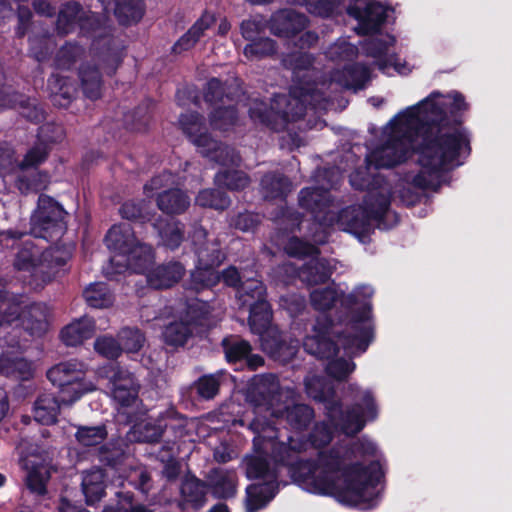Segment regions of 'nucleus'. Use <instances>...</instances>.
<instances>
[{
  "label": "nucleus",
  "instance_id": "obj_1",
  "mask_svg": "<svg viewBox=\"0 0 512 512\" xmlns=\"http://www.w3.org/2000/svg\"><path fill=\"white\" fill-rule=\"evenodd\" d=\"M467 107L457 92H432L416 105L397 113L383 128L379 143L366 157L368 169L391 168L404 162L417 148L419 171L406 182L421 189L436 190L450 169L461 165L469 153V140L460 127L439 126L448 113Z\"/></svg>",
  "mask_w": 512,
  "mask_h": 512
},
{
  "label": "nucleus",
  "instance_id": "obj_2",
  "mask_svg": "<svg viewBox=\"0 0 512 512\" xmlns=\"http://www.w3.org/2000/svg\"><path fill=\"white\" fill-rule=\"evenodd\" d=\"M376 451L372 441L363 440L352 450L332 449L321 452L316 462H297L289 472L293 481L309 493L333 496L344 505L369 509L378 500L382 471L379 462L363 467L359 459Z\"/></svg>",
  "mask_w": 512,
  "mask_h": 512
},
{
  "label": "nucleus",
  "instance_id": "obj_3",
  "mask_svg": "<svg viewBox=\"0 0 512 512\" xmlns=\"http://www.w3.org/2000/svg\"><path fill=\"white\" fill-rule=\"evenodd\" d=\"M347 13L357 21L355 31L358 34H372L364 43V50L368 56L375 59L376 65L384 73L393 68L399 74L411 71L406 63H401L395 55H389L388 50L395 43V38L387 33H378L384 23L387 9L376 0H350Z\"/></svg>",
  "mask_w": 512,
  "mask_h": 512
},
{
  "label": "nucleus",
  "instance_id": "obj_4",
  "mask_svg": "<svg viewBox=\"0 0 512 512\" xmlns=\"http://www.w3.org/2000/svg\"><path fill=\"white\" fill-rule=\"evenodd\" d=\"M306 391L312 398L325 403L326 414L331 425L345 435H354L361 431L366 422L376 419L377 406L370 392H361V403L343 411L341 405L333 400L334 392L320 377H309L305 381Z\"/></svg>",
  "mask_w": 512,
  "mask_h": 512
},
{
  "label": "nucleus",
  "instance_id": "obj_5",
  "mask_svg": "<svg viewBox=\"0 0 512 512\" xmlns=\"http://www.w3.org/2000/svg\"><path fill=\"white\" fill-rule=\"evenodd\" d=\"M274 448L271 440L264 441L260 436L254 439V452L244 459L246 475L250 479H261L262 482L250 485L246 490L245 511L257 512L275 496L278 485L277 472L270 469L265 455L269 448Z\"/></svg>",
  "mask_w": 512,
  "mask_h": 512
},
{
  "label": "nucleus",
  "instance_id": "obj_6",
  "mask_svg": "<svg viewBox=\"0 0 512 512\" xmlns=\"http://www.w3.org/2000/svg\"><path fill=\"white\" fill-rule=\"evenodd\" d=\"M105 241L112 252L110 263L118 273L126 269L145 271L152 261L151 247L136 239L128 223L113 226L108 231Z\"/></svg>",
  "mask_w": 512,
  "mask_h": 512
},
{
  "label": "nucleus",
  "instance_id": "obj_7",
  "mask_svg": "<svg viewBox=\"0 0 512 512\" xmlns=\"http://www.w3.org/2000/svg\"><path fill=\"white\" fill-rule=\"evenodd\" d=\"M237 294L242 305L250 308V327L254 333L260 335L263 350L280 356L283 353L284 345L279 344L274 348L268 340L274 331L270 328L271 311L269 304L264 299L265 289L262 283L251 279L241 284Z\"/></svg>",
  "mask_w": 512,
  "mask_h": 512
},
{
  "label": "nucleus",
  "instance_id": "obj_8",
  "mask_svg": "<svg viewBox=\"0 0 512 512\" xmlns=\"http://www.w3.org/2000/svg\"><path fill=\"white\" fill-rule=\"evenodd\" d=\"M373 289L370 286L363 285L355 289V291L346 299L349 303H362L363 312L356 318L351 329L353 335L338 336V342L342 343L345 351L349 355H355L364 352L372 339V324L370 320V306L366 299L373 295Z\"/></svg>",
  "mask_w": 512,
  "mask_h": 512
},
{
  "label": "nucleus",
  "instance_id": "obj_9",
  "mask_svg": "<svg viewBox=\"0 0 512 512\" xmlns=\"http://www.w3.org/2000/svg\"><path fill=\"white\" fill-rule=\"evenodd\" d=\"M47 376L49 380L60 387L61 403L72 404L83 394L94 391L95 385L91 381H85L83 377V365L76 361L60 363L51 368Z\"/></svg>",
  "mask_w": 512,
  "mask_h": 512
},
{
  "label": "nucleus",
  "instance_id": "obj_10",
  "mask_svg": "<svg viewBox=\"0 0 512 512\" xmlns=\"http://www.w3.org/2000/svg\"><path fill=\"white\" fill-rule=\"evenodd\" d=\"M180 124L185 134L197 146L200 153L223 165L234 164L237 156L228 147H222L217 141L206 134V129L197 113H187L181 116Z\"/></svg>",
  "mask_w": 512,
  "mask_h": 512
},
{
  "label": "nucleus",
  "instance_id": "obj_11",
  "mask_svg": "<svg viewBox=\"0 0 512 512\" xmlns=\"http://www.w3.org/2000/svg\"><path fill=\"white\" fill-rule=\"evenodd\" d=\"M46 155L47 151L43 145L36 146L26 154L20 165L14 166L12 153L7 152L0 156V171L16 169L17 172L21 173L17 176L16 185L22 193L38 191L45 188L48 182L47 175L27 171V168L42 162Z\"/></svg>",
  "mask_w": 512,
  "mask_h": 512
},
{
  "label": "nucleus",
  "instance_id": "obj_12",
  "mask_svg": "<svg viewBox=\"0 0 512 512\" xmlns=\"http://www.w3.org/2000/svg\"><path fill=\"white\" fill-rule=\"evenodd\" d=\"M22 316V325L31 334H40L46 328L45 316L36 305L28 307L23 297L0 292V326Z\"/></svg>",
  "mask_w": 512,
  "mask_h": 512
},
{
  "label": "nucleus",
  "instance_id": "obj_13",
  "mask_svg": "<svg viewBox=\"0 0 512 512\" xmlns=\"http://www.w3.org/2000/svg\"><path fill=\"white\" fill-rule=\"evenodd\" d=\"M390 204L388 189H382L378 195L369 194L368 207L353 206L344 209L337 220V224L343 230L357 233L365 231L370 218H378L387 212Z\"/></svg>",
  "mask_w": 512,
  "mask_h": 512
},
{
  "label": "nucleus",
  "instance_id": "obj_14",
  "mask_svg": "<svg viewBox=\"0 0 512 512\" xmlns=\"http://www.w3.org/2000/svg\"><path fill=\"white\" fill-rule=\"evenodd\" d=\"M65 212L48 196H40L31 218V233L38 238L53 240L63 234Z\"/></svg>",
  "mask_w": 512,
  "mask_h": 512
},
{
  "label": "nucleus",
  "instance_id": "obj_15",
  "mask_svg": "<svg viewBox=\"0 0 512 512\" xmlns=\"http://www.w3.org/2000/svg\"><path fill=\"white\" fill-rule=\"evenodd\" d=\"M110 384V394L122 407H130L137 401L138 384L133 375L118 366L110 365L100 371Z\"/></svg>",
  "mask_w": 512,
  "mask_h": 512
},
{
  "label": "nucleus",
  "instance_id": "obj_16",
  "mask_svg": "<svg viewBox=\"0 0 512 512\" xmlns=\"http://www.w3.org/2000/svg\"><path fill=\"white\" fill-rule=\"evenodd\" d=\"M223 87L218 79H212L207 84L205 100L213 106L210 113V126L214 130L227 131L236 121V113L231 105H225L222 96Z\"/></svg>",
  "mask_w": 512,
  "mask_h": 512
},
{
  "label": "nucleus",
  "instance_id": "obj_17",
  "mask_svg": "<svg viewBox=\"0 0 512 512\" xmlns=\"http://www.w3.org/2000/svg\"><path fill=\"white\" fill-rule=\"evenodd\" d=\"M152 260H154L153 254ZM152 264L153 261H151L145 271L135 272L145 274L148 284L155 289H163L173 286L184 274V268L178 262H169L156 267H152Z\"/></svg>",
  "mask_w": 512,
  "mask_h": 512
},
{
  "label": "nucleus",
  "instance_id": "obj_18",
  "mask_svg": "<svg viewBox=\"0 0 512 512\" xmlns=\"http://www.w3.org/2000/svg\"><path fill=\"white\" fill-rule=\"evenodd\" d=\"M338 332L334 327L321 326L318 323L313 327L312 334L305 338L303 346L308 353L328 359L336 354L337 351L330 336L331 334H338Z\"/></svg>",
  "mask_w": 512,
  "mask_h": 512
},
{
  "label": "nucleus",
  "instance_id": "obj_19",
  "mask_svg": "<svg viewBox=\"0 0 512 512\" xmlns=\"http://www.w3.org/2000/svg\"><path fill=\"white\" fill-rule=\"evenodd\" d=\"M307 19L304 15L293 10H282L273 15L271 30L274 34L289 37L306 27Z\"/></svg>",
  "mask_w": 512,
  "mask_h": 512
},
{
  "label": "nucleus",
  "instance_id": "obj_20",
  "mask_svg": "<svg viewBox=\"0 0 512 512\" xmlns=\"http://www.w3.org/2000/svg\"><path fill=\"white\" fill-rule=\"evenodd\" d=\"M107 11L113 10L123 24L137 22L143 15L141 0H101Z\"/></svg>",
  "mask_w": 512,
  "mask_h": 512
},
{
  "label": "nucleus",
  "instance_id": "obj_21",
  "mask_svg": "<svg viewBox=\"0 0 512 512\" xmlns=\"http://www.w3.org/2000/svg\"><path fill=\"white\" fill-rule=\"evenodd\" d=\"M61 399L51 393L40 395L35 401L33 414L37 422L42 424H53L58 416L61 407Z\"/></svg>",
  "mask_w": 512,
  "mask_h": 512
},
{
  "label": "nucleus",
  "instance_id": "obj_22",
  "mask_svg": "<svg viewBox=\"0 0 512 512\" xmlns=\"http://www.w3.org/2000/svg\"><path fill=\"white\" fill-rule=\"evenodd\" d=\"M215 20L216 19L213 13H203L202 16L188 30V32L183 35L175 44V51L181 52L193 47L196 42L204 35V32L215 23Z\"/></svg>",
  "mask_w": 512,
  "mask_h": 512
},
{
  "label": "nucleus",
  "instance_id": "obj_23",
  "mask_svg": "<svg viewBox=\"0 0 512 512\" xmlns=\"http://www.w3.org/2000/svg\"><path fill=\"white\" fill-rule=\"evenodd\" d=\"M94 333V323L89 318H82L67 325L61 332L63 342L75 346L90 338Z\"/></svg>",
  "mask_w": 512,
  "mask_h": 512
},
{
  "label": "nucleus",
  "instance_id": "obj_24",
  "mask_svg": "<svg viewBox=\"0 0 512 512\" xmlns=\"http://www.w3.org/2000/svg\"><path fill=\"white\" fill-rule=\"evenodd\" d=\"M369 78V70L364 66H353L346 68L343 72H335L331 82L349 89H360Z\"/></svg>",
  "mask_w": 512,
  "mask_h": 512
},
{
  "label": "nucleus",
  "instance_id": "obj_25",
  "mask_svg": "<svg viewBox=\"0 0 512 512\" xmlns=\"http://www.w3.org/2000/svg\"><path fill=\"white\" fill-rule=\"evenodd\" d=\"M331 275V266L324 259L313 258L299 271L300 279L308 285L323 283Z\"/></svg>",
  "mask_w": 512,
  "mask_h": 512
},
{
  "label": "nucleus",
  "instance_id": "obj_26",
  "mask_svg": "<svg viewBox=\"0 0 512 512\" xmlns=\"http://www.w3.org/2000/svg\"><path fill=\"white\" fill-rule=\"evenodd\" d=\"M158 207L169 214L181 213L190 204L189 197L179 189L164 191L158 196Z\"/></svg>",
  "mask_w": 512,
  "mask_h": 512
},
{
  "label": "nucleus",
  "instance_id": "obj_27",
  "mask_svg": "<svg viewBox=\"0 0 512 512\" xmlns=\"http://www.w3.org/2000/svg\"><path fill=\"white\" fill-rule=\"evenodd\" d=\"M82 488L88 504L99 501L104 494V473L100 469L93 470L83 477Z\"/></svg>",
  "mask_w": 512,
  "mask_h": 512
},
{
  "label": "nucleus",
  "instance_id": "obj_28",
  "mask_svg": "<svg viewBox=\"0 0 512 512\" xmlns=\"http://www.w3.org/2000/svg\"><path fill=\"white\" fill-rule=\"evenodd\" d=\"M83 14L78 4L67 3L60 11L57 19V29L61 33H69L79 23L81 27H84Z\"/></svg>",
  "mask_w": 512,
  "mask_h": 512
},
{
  "label": "nucleus",
  "instance_id": "obj_29",
  "mask_svg": "<svg viewBox=\"0 0 512 512\" xmlns=\"http://www.w3.org/2000/svg\"><path fill=\"white\" fill-rule=\"evenodd\" d=\"M206 255L199 251L200 265L192 272V281L196 289L211 287L219 282V275L211 268V263L205 260Z\"/></svg>",
  "mask_w": 512,
  "mask_h": 512
},
{
  "label": "nucleus",
  "instance_id": "obj_30",
  "mask_svg": "<svg viewBox=\"0 0 512 512\" xmlns=\"http://www.w3.org/2000/svg\"><path fill=\"white\" fill-rule=\"evenodd\" d=\"M206 493L205 484L194 477L186 478L181 486V494L184 500L194 508H199L205 503Z\"/></svg>",
  "mask_w": 512,
  "mask_h": 512
},
{
  "label": "nucleus",
  "instance_id": "obj_31",
  "mask_svg": "<svg viewBox=\"0 0 512 512\" xmlns=\"http://www.w3.org/2000/svg\"><path fill=\"white\" fill-rule=\"evenodd\" d=\"M83 295L88 305L94 308H106L113 303V296L105 283L90 284Z\"/></svg>",
  "mask_w": 512,
  "mask_h": 512
},
{
  "label": "nucleus",
  "instance_id": "obj_32",
  "mask_svg": "<svg viewBox=\"0 0 512 512\" xmlns=\"http://www.w3.org/2000/svg\"><path fill=\"white\" fill-rule=\"evenodd\" d=\"M25 467L28 469L27 485L31 491L37 494L45 492V484L49 478L48 470L43 465H38L32 460H27Z\"/></svg>",
  "mask_w": 512,
  "mask_h": 512
},
{
  "label": "nucleus",
  "instance_id": "obj_33",
  "mask_svg": "<svg viewBox=\"0 0 512 512\" xmlns=\"http://www.w3.org/2000/svg\"><path fill=\"white\" fill-rule=\"evenodd\" d=\"M81 84L85 95L94 100L101 95L99 72L93 67L82 68L80 71Z\"/></svg>",
  "mask_w": 512,
  "mask_h": 512
},
{
  "label": "nucleus",
  "instance_id": "obj_34",
  "mask_svg": "<svg viewBox=\"0 0 512 512\" xmlns=\"http://www.w3.org/2000/svg\"><path fill=\"white\" fill-rule=\"evenodd\" d=\"M237 477L235 472L221 471L213 485V494L217 498H229L236 492Z\"/></svg>",
  "mask_w": 512,
  "mask_h": 512
},
{
  "label": "nucleus",
  "instance_id": "obj_35",
  "mask_svg": "<svg viewBox=\"0 0 512 512\" xmlns=\"http://www.w3.org/2000/svg\"><path fill=\"white\" fill-rule=\"evenodd\" d=\"M285 417L288 423L296 430L299 431L306 427L313 417L312 410L306 405H295L288 408L285 412Z\"/></svg>",
  "mask_w": 512,
  "mask_h": 512
},
{
  "label": "nucleus",
  "instance_id": "obj_36",
  "mask_svg": "<svg viewBox=\"0 0 512 512\" xmlns=\"http://www.w3.org/2000/svg\"><path fill=\"white\" fill-rule=\"evenodd\" d=\"M191 328L183 322H175L168 325L164 332V341L172 346L183 345L191 334Z\"/></svg>",
  "mask_w": 512,
  "mask_h": 512
},
{
  "label": "nucleus",
  "instance_id": "obj_37",
  "mask_svg": "<svg viewBox=\"0 0 512 512\" xmlns=\"http://www.w3.org/2000/svg\"><path fill=\"white\" fill-rule=\"evenodd\" d=\"M322 95V90L315 87V84L305 83L295 86L291 90V98L301 104L317 105Z\"/></svg>",
  "mask_w": 512,
  "mask_h": 512
},
{
  "label": "nucleus",
  "instance_id": "obj_38",
  "mask_svg": "<svg viewBox=\"0 0 512 512\" xmlns=\"http://www.w3.org/2000/svg\"><path fill=\"white\" fill-rule=\"evenodd\" d=\"M339 295L334 286L324 289H315L311 292V303L318 310H327L331 308L337 301Z\"/></svg>",
  "mask_w": 512,
  "mask_h": 512
},
{
  "label": "nucleus",
  "instance_id": "obj_39",
  "mask_svg": "<svg viewBox=\"0 0 512 512\" xmlns=\"http://www.w3.org/2000/svg\"><path fill=\"white\" fill-rule=\"evenodd\" d=\"M326 200L327 193L323 189L305 188L300 192V205L312 211H314L316 208L322 209Z\"/></svg>",
  "mask_w": 512,
  "mask_h": 512
},
{
  "label": "nucleus",
  "instance_id": "obj_40",
  "mask_svg": "<svg viewBox=\"0 0 512 512\" xmlns=\"http://www.w3.org/2000/svg\"><path fill=\"white\" fill-rule=\"evenodd\" d=\"M119 341L123 351L134 353L142 348L145 338L139 330L125 328L119 333Z\"/></svg>",
  "mask_w": 512,
  "mask_h": 512
},
{
  "label": "nucleus",
  "instance_id": "obj_41",
  "mask_svg": "<svg viewBox=\"0 0 512 512\" xmlns=\"http://www.w3.org/2000/svg\"><path fill=\"white\" fill-rule=\"evenodd\" d=\"M196 203L203 207L225 209L228 207L230 201L222 192L206 189L198 194Z\"/></svg>",
  "mask_w": 512,
  "mask_h": 512
},
{
  "label": "nucleus",
  "instance_id": "obj_42",
  "mask_svg": "<svg viewBox=\"0 0 512 512\" xmlns=\"http://www.w3.org/2000/svg\"><path fill=\"white\" fill-rule=\"evenodd\" d=\"M0 372L7 375L18 374L21 378L26 379L32 373V366L24 359L10 360L3 357L0 358Z\"/></svg>",
  "mask_w": 512,
  "mask_h": 512
},
{
  "label": "nucleus",
  "instance_id": "obj_43",
  "mask_svg": "<svg viewBox=\"0 0 512 512\" xmlns=\"http://www.w3.org/2000/svg\"><path fill=\"white\" fill-rule=\"evenodd\" d=\"M262 186L266 190L267 197H277L290 190V182L281 176L269 175L262 180Z\"/></svg>",
  "mask_w": 512,
  "mask_h": 512
},
{
  "label": "nucleus",
  "instance_id": "obj_44",
  "mask_svg": "<svg viewBox=\"0 0 512 512\" xmlns=\"http://www.w3.org/2000/svg\"><path fill=\"white\" fill-rule=\"evenodd\" d=\"M106 435L107 433L102 426L80 427L76 433L77 440L85 446L101 443Z\"/></svg>",
  "mask_w": 512,
  "mask_h": 512
},
{
  "label": "nucleus",
  "instance_id": "obj_45",
  "mask_svg": "<svg viewBox=\"0 0 512 512\" xmlns=\"http://www.w3.org/2000/svg\"><path fill=\"white\" fill-rule=\"evenodd\" d=\"M248 182L247 176L240 171L219 172L216 175V183L229 189H242L247 186Z\"/></svg>",
  "mask_w": 512,
  "mask_h": 512
},
{
  "label": "nucleus",
  "instance_id": "obj_46",
  "mask_svg": "<svg viewBox=\"0 0 512 512\" xmlns=\"http://www.w3.org/2000/svg\"><path fill=\"white\" fill-rule=\"evenodd\" d=\"M159 229L160 237L166 247L175 249L180 245L182 241V231L178 223L171 221L168 222L165 227Z\"/></svg>",
  "mask_w": 512,
  "mask_h": 512
},
{
  "label": "nucleus",
  "instance_id": "obj_47",
  "mask_svg": "<svg viewBox=\"0 0 512 512\" xmlns=\"http://www.w3.org/2000/svg\"><path fill=\"white\" fill-rule=\"evenodd\" d=\"M274 52V43L268 38H261L248 44L244 49V54L250 59L263 57Z\"/></svg>",
  "mask_w": 512,
  "mask_h": 512
},
{
  "label": "nucleus",
  "instance_id": "obj_48",
  "mask_svg": "<svg viewBox=\"0 0 512 512\" xmlns=\"http://www.w3.org/2000/svg\"><path fill=\"white\" fill-rule=\"evenodd\" d=\"M355 369V364L352 361L343 358L335 359L327 365V372L335 379H344Z\"/></svg>",
  "mask_w": 512,
  "mask_h": 512
},
{
  "label": "nucleus",
  "instance_id": "obj_49",
  "mask_svg": "<svg viewBox=\"0 0 512 512\" xmlns=\"http://www.w3.org/2000/svg\"><path fill=\"white\" fill-rule=\"evenodd\" d=\"M225 354L228 361L233 362L246 357L250 351V345L246 341H224Z\"/></svg>",
  "mask_w": 512,
  "mask_h": 512
},
{
  "label": "nucleus",
  "instance_id": "obj_50",
  "mask_svg": "<svg viewBox=\"0 0 512 512\" xmlns=\"http://www.w3.org/2000/svg\"><path fill=\"white\" fill-rule=\"evenodd\" d=\"M95 349L106 358H116L122 351L120 345L113 338L106 336L96 340Z\"/></svg>",
  "mask_w": 512,
  "mask_h": 512
},
{
  "label": "nucleus",
  "instance_id": "obj_51",
  "mask_svg": "<svg viewBox=\"0 0 512 512\" xmlns=\"http://www.w3.org/2000/svg\"><path fill=\"white\" fill-rule=\"evenodd\" d=\"M356 51L355 46L345 41H340L329 48L327 55L332 60H348L355 56Z\"/></svg>",
  "mask_w": 512,
  "mask_h": 512
},
{
  "label": "nucleus",
  "instance_id": "obj_52",
  "mask_svg": "<svg viewBox=\"0 0 512 512\" xmlns=\"http://www.w3.org/2000/svg\"><path fill=\"white\" fill-rule=\"evenodd\" d=\"M285 250L290 256L294 257L314 255L317 252V249L314 246L307 244L298 238L289 239L285 246Z\"/></svg>",
  "mask_w": 512,
  "mask_h": 512
},
{
  "label": "nucleus",
  "instance_id": "obj_53",
  "mask_svg": "<svg viewBox=\"0 0 512 512\" xmlns=\"http://www.w3.org/2000/svg\"><path fill=\"white\" fill-rule=\"evenodd\" d=\"M39 256V251L32 245L26 244L23 250H21L15 261V266L18 269H29L36 265V260Z\"/></svg>",
  "mask_w": 512,
  "mask_h": 512
},
{
  "label": "nucleus",
  "instance_id": "obj_54",
  "mask_svg": "<svg viewBox=\"0 0 512 512\" xmlns=\"http://www.w3.org/2000/svg\"><path fill=\"white\" fill-rule=\"evenodd\" d=\"M49 86L54 93V101L59 105H66V103H62L58 100V97H63L64 99H70L72 97L71 87L67 85L63 79L58 76H53L49 79Z\"/></svg>",
  "mask_w": 512,
  "mask_h": 512
},
{
  "label": "nucleus",
  "instance_id": "obj_55",
  "mask_svg": "<svg viewBox=\"0 0 512 512\" xmlns=\"http://www.w3.org/2000/svg\"><path fill=\"white\" fill-rule=\"evenodd\" d=\"M219 388V381L218 379L211 375V376H204L202 377L198 382V392L199 394L204 398H212L214 397Z\"/></svg>",
  "mask_w": 512,
  "mask_h": 512
},
{
  "label": "nucleus",
  "instance_id": "obj_56",
  "mask_svg": "<svg viewBox=\"0 0 512 512\" xmlns=\"http://www.w3.org/2000/svg\"><path fill=\"white\" fill-rule=\"evenodd\" d=\"M331 440V431L325 424L316 425L311 433L310 443L314 447H321L328 444Z\"/></svg>",
  "mask_w": 512,
  "mask_h": 512
},
{
  "label": "nucleus",
  "instance_id": "obj_57",
  "mask_svg": "<svg viewBox=\"0 0 512 512\" xmlns=\"http://www.w3.org/2000/svg\"><path fill=\"white\" fill-rule=\"evenodd\" d=\"M44 262L47 267L52 268L55 266H63L69 258L68 253L59 250H49L42 254Z\"/></svg>",
  "mask_w": 512,
  "mask_h": 512
},
{
  "label": "nucleus",
  "instance_id": "obj_58",
  "mask_svg": "<svg viewBox=\"0 0 512 512\" xmlns=\"http://www.w3.org/2000/svg\"><path fill=\"white\" fill-rule=\"evenodd\" d=\"M285 62L296 72L302 69H307L312 64V58L304 53L294 55L289 61Z\"/></svg>",
  "mask_w": 512,
  "mask_h": 512
},
{
  "label": "nucleus",
  "instance_id": "obj_59",
  "mask_svg": "<svg viewBox=\"0 0 512 512\" xmlns=\"http://www.w3.org/2000/svg\"><path fill=\"white\" fill-rule=\"evenodd\" d=\"M80 54L81 49L78 46L72 44L66 45L59 53V65L64 67L66 65V60L70 61L75 59L80 56Z\"/></svg>",
  "mask_w": 512,
  "mask_h": 512
},
{
  "label": "nucleus",
  "instance_id": "obj_60",
  "mask_svg": "<svg viewBox=\"0 0 512 512\" xmlns=\"http://www.w3.org/2000/svg\"><path fill=\"white\" fill-rule=\"evenodd\" d=\"M175 183L174 176L171 173H164L151 180L150 188L153 190L160 189Z\"/></svg>",
  "mask_w": 512,
  "mask_h": 512
},
{
  "label": "nucleus",
  "instance_id": "obj_61",
  "mask_svg": "<svg viewBox=\"0 0 512 512\" xmlns=\"http://www.w3.org/2000/svg\"><path fill=\"white\" fill-rule=\"evenodd\" d=\"M122 217L127 219H134L141 215V210L138 205L133 202H127L122 205L120 209Z\"/></svg>",
  "mask_w": 512,
  "mask_h": 512
},
{
  "label": "nucleus",
  "instance_id": "obj_62",
  "mask_svg": "<svg viewBox=\"0 0 512 512\" xmlns=\"http://www.w3.org/2000/svg\"><path fill=\"white\" fill-rule=\"evenodd\" d=\"M104 512H152L143 505H131L129 502L121 503L118 508H109Z\"/></svg>",
  "mask_w": 512,
  "mask_h": 512
},
{
  "label": "nucleus",
  "instance_id": "obj_63",
  "mask_svg": "<svg viewBox=\"0 0 512 512\" xmlns=\"http://www.w3.org/2000/svg\"><path fill=\"white\" fill-rule=\"evenodd\" d=\"M350 182L352 186L357 189H363L369 186L370 180L361 175L360 171H355L350 175Z\"/></svg>",
  "mask_w": 512,
  "mask_h": 512
},
{
  "label": "nucleus",
  "instance_id": "obj_64",
  "mask_svg": "<svg viewBox=\"0 0 512 512\" xmlns=\"http://www.w3.org/2000/svg\"><path fill=\"white\" fill-rule=\"evenodd\" d=\"M223 281L227 285L235 286L239 282V273L234 267H230L222 273Z\"/></svg>",
  "mask_w": 512,
  "mask_h": 512
}]
</instances>
